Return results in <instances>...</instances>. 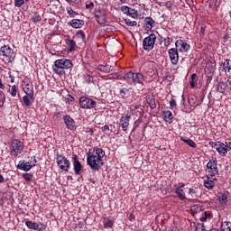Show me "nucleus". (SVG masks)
I'll use <instances>...</instances> for the list:
<instances>
[{"label": "nucleus", "instance_id": "nucleus-2", "mask_svg": "<svg viewBox=\"0 0 231 231\" xmlns=\"http://www.w3.org/2000/svg\"><path fill=\"white\" fill-rule=\"evenodd\" d=\"M73 68V63L70 60L61 59L57 60L52 66V71L56 73V75H66V71L64 69H71Z\"/></svg>", "mask_w": 231, "mask_h": 231}, {"label": "nucleus", "instance_id": "nucleus-56", "mask_svg": "<svg viewBox=\"0 0 231 231\" xmlns=\"http://www.w3.org/2000/svg\"><path fill=\"white\" fill-rule=\"evenodd\" d=\"M59 116H60V112H57V113H55L54 114V116H53V118H59Z\"/></svg>", "mask_w": 231, "mask_h": 231}, {"label": "nucleus", "instance_id": "nucleus-29", "mask_svg": "<svg viewBox=\"0 0 231 231\" xmlns=\"http://www.w3.org/2000/svg\"><path fill=\"white\" fill-rule=\"evenodd\" d=\"M218 201L222 205H226L228 202V192L222 193L221 196L218 197Z\"/></svg>", "mask_w": 231, "mask_h": 231}, {"label": "nucleus", "instance_id": "nucleus-53", "mask_svg": "<svg viewBox=\"0 0 231 231\" xmlns=\"http://www.w3.org/2000/svg\"><path fill=\"white\" fill-rule=\"evenodd\" d=\"M170 106H171V109L173 107H176V99L171 98V101H170Z\"/></svg>", "mask_w": 231, "mask_h": 231}, {"label": "nucleus", "instance_id": "nucleus-50", "mask_svg": "<svg viewBox=\"0 0 231 231\" xmlns=\"http://www.w3.org/2000/svg\"><path fill=\"white\" fill-rule=\"evenodd\" d=\"M23 180H25V181H32V175L29 173H24L23 175Z\"/></svg>", "mask_w": 231, "mask_h": 231}, {"label": "nucleus", "instance_id": "nucleus-62", "mask_svg": "<svg viewBox=\"0 0 231 231\" xmlns=\"http://www.w3.org/2000/svg\"><path fill=\"white\" fill-rule=\"evenodd\" d=\"M227 82H228V84L231 85V78H229V79H227Z\"/></svg>", "mask_w": 231, "mask_h": 231}, {"label": "nucleus", "instance_id": "nucleus-25", "mask_svg": "<svg viewBox=\"0 0 231 231\" xmlns=\"http://www.w3.org/2000/svg\"><path fill=\"white\" fill-rule=\"evenodd\" d=\"M23 106H25V107H30V106H32V104H33V97H30V95L23 96Z\"/></svg>", "mask_w": 231, "mask_h": 231}, {"label": "nucleus", "instance_id": "nucleus-15", "mask_svg": "<svg viewBox=\"0 0 231 231\" xmlns=\"http://www.w3.org/2000/svg\"><path fill=\"white\" fill-rule=\"evenodd\" d=\"M175 46L177 49L179 48V51H180L181 53H185L189 51V50H190V45L185 42L183 40L176 41Z\"/></svg>", "mask_w": 231, "mask_h": 231}, {"label": "nucleus", "instance_id": "nucleus-39", "mask_svg": "<svg viewBox=\"0 0 231 231\" xmlns=\"http://www.w3.org/2000/svg\"><path fill=\"white\" fill-rule=\"evenodd\" d=\"M5 102H6V97L5 96V92L0 90V107L5 106Z\"/></svg>", "mask_w": 231, "mask_h": 231}, {"label": "nucleus", "instance_id": "nucleus-31", "mask_svg": "<svg viewBox=\"0 0 231 231\" xmlns=\"http://www.w3.org/2000/svg\"><path fill=\"white\" fill-rule=\"evenodd\" d=\"M24 93L31 98H33V87L30 85H26V87L23 88Z\"/></svg>", "mask_w": 231, "mask_h": 231}, {"label": "nucleus", "instance_id": "nucleus-14", "mask_svg": "<svg viewBox=\"0 0 231 231\" xmlns=\"http://www.w3.org/2000/svg\"><path fill=\"white\" fill-rule=\"evenodd\" d=\"M208 171L209 174L208 176H216L219 174V171L217 170V163H216V161L208 162L207 164Z\"/></svg>", "mask_w": 231, "mask_h": 231}, {"label": "nucleus", "instance_id": "nucleus-42", "mask_svg": "<svg viewBox=\"0 0 231 231\" xmlns=\"http://www.w3.org/2000/svg\"><path fill=\"white\" fill-rule=\"evenodd\" d=\"M10 95L13 97H17V86L14 85L11 89L9 90Z\"/></svg>", "mask_w": 231, "mask_h": 231}, {"label": "nucleus", "instance_id": "nucleus-44", "mask_svg": "<svg viewBox=\"0 0 231 231\" xmlns=\"http://www.w3.org/2000/svg\"><path fill=\"white\" fill-rule=\"evenodd\" d=\"M131 8L127 5H124L121 7V12H124L125 14H126V15L129 14Z\"/></svg>", "mask_w": 231, "mask_h": 231}, {"label": "nucleus", "instance_id": "nucleus-18", "mask_svg": "<svg viewBox=\"0 0 231 231\" xmlns=\"http://www.w3.org/2000/svg\"><path fill=\"white\" fill-rule=\"evenodd\" d=\"M131 120L130 116H123L120 118V126L122 127L123 131H127V128L129 127V121Z\"/></svg>", "mask_w": 231, "mask_h": 231}, {"label": "nucleus", "instance_id": "nucleus-63", "mask_svg": "<svg viewBox=\"0 0 231 231\" xmlns=\"http://www.w3.org/2000/svg\"><path fill=\"white\" fill-rule=\"evenodd\" d=\"M153 1H158V0H153Z\"/></svg>", "mask_w": 231, "mask_h": 231}, {"label": "nucleus", "instance_id": "nucleus-23", "mask_svg": "<svg viewBox=\"0 0 231 231\" xmlns=\"http://www.w3.org/2000/svg\"><path fill=\"white\" fill-rule=\"evenodd\" d=\"M97 69L103 73H111L113 71V67L111 65H98Z\"/></svg>", "mask_w": 231, "mask_h": 231}, {"label": "nucleus", "instance_id": "nucleus-30", "mask_svg": "<svg viewBox=\"0 0 231 231\" xmlns=\"http://www.w3.org/2000/svg\"><path fill=\"white\" fill-rule=\"evenodd\" d=\"M76 38L79 40V42H86V34L84 33V31H78Z\"/></svg>", "mask_w": 231, "mask_h": 231}, {"label": "nucleus", "instance_id": "nucleus-3", "mask_svg": "<svg viewBox=\"0 0 231 231\" xmlns=\"http://www.w3.org/2000/svg\"><path fill=\"white\" fill-rule=\"evenodd\" d=\"M117 79H124L128 84H142L143 82V74L130 71L125 74L124 77L117 76Z\"/></svg>", "mask_w": 231, "mask_h": 231}, {"label": "nucleus", "instance_id": "nucleus-36", "mask_svg": "<svg viewBox=\"0 0 231 231\" xmlns=\"http://www.w3.org/2000/svg\"><path fill=\"white\" fill-rule=\"evenodd\" d=\"M182 142L187 143L189 147H192V149H196V143L192 141V139H181Z\"/></svg>", "mask_w": 231, "mask_h": 231}, {"label": "nucleus", "instance_id": "nucleus-34", "mask_svg": "<svg viewBox=\"0 0 231 231\" xmlns=\"http://www.w3.org/2000/svg\"><path fill=\"white\" fill-rule=\"evenodd\" d=\"M129 95H130V92L127 88H125L121 89L120 97L122 98H129Z\"/></svg>", "mask_w": 231, "mask_h": 231}, {"label": "nucleus", "instance_id": "nucleus-54", "mask_svg": "<svg viewBox=\"0 0 231 231\" xmlns=\"http://www.w3.org/2000/svg\"><path fill=\"white\" fill-rule=\"evenodd\" d=\"M103 133H107V131H109V125H106L103 128H102Z\"/></svg>", "mask_w": 231, "mask_h": 231}, {"label": "nucleus", "instance_id": "nucleus-24", "mask_svg": "<svg viewBox=\"0 0 231 231\" xmlns=\"http://www.w3.org/2000/svg\"><path fill=\"white\" fill-rule=\"evenodd\" d=\"M181 187H185V184H182ZM181 187L176 189L175 194L179 196V199H180V201H183L185 199V191H183Z\"/></svg>", "mask_w": 231, "mask_h": 231}, {"label": "nucleus", "instance_id": "nucleus-46", "mask_svg": "<svg viewBox=\"0 0 231 231\" xmlns=\"http://www.w3.org/2000/svg\"><path fill=\"white\" fill-rule=\"evenodd\" d=\"M224 147L226 148V152H228L231 151V142H226L224 143Z\"/></svg>", "mask_w": 231, "mask_h": 231}, {"label": "nucleus", "instance_id": "nucleus-60", "mask_svg": "<svg viewBox=\"0 0 231 231\" xmlns=\"http://www.w3.org/2000/svg\"><path fill=\"white\" fill-rule=\"evenodd\" d=\"M192 192H194V189L190 188L189 189V194H192Z\"/></svg>", "mask_w": 231, "mask_h": 231}, {"label": "nucleus", "instance_id": "nucleus-35", "mask_svg": "<svg viewBox=\"0 0 231 231\" xmlns=\"http://www.w3.org/2000/svg\"><path fill=\"white\" fill-rule=\"evenodd\" d=\"M196 82H198V74L191 75L190 88H196Z\"/></svg>", "mask_w": 231, "mask_h": 231}, {"label": "nucleus", "instance_id": "nucleus-6", "mask_svg": "<svg viewBox=\"0 0 231 231\" xmlns=\"http://www.w3.org/2000/svg\"><path fill=\"white\" fill-rule=\"evenodd\" d=\"M156 43V34L151 33L148 37H145L143 41V48L145 51H151L154 48Z\"/></svg>", "mask_w": 231, "mask_h": 231}, {"label": "nucleus", "instance_id": "nucleus-47", "mask_svg": "<svg viewBox=\"0 0 231 231\" xmlns=\"http://www.w3.org/2000/svg\"><path fill=\"white\" fill-rule=\"evenodd\" d=\"M14 5L15 6H17L18 8H21L22 5H24V0H14Z\"/></svg>", "mask_w": 231, "mask_h": 231}, {"label": "nucleus", "instance_id": "nucleus-8", "mask_svg": "<svg viewBox=\"0 0 231 231\" xmlns=\"http://www.w3.org/2000/svg\"><path fill=\"white\" fill-rule=\"evenodd\" d=\"M79 102L82 109H95L97 107V102L87 97H81Z\"/></svg>", "mask_w": 231, "mask_h": 231}, {"label": "nucleus", "instance_id": "nucleus-52", "mask_svg": "<svg viewBox=\"0 0 231 231\" xmlns=\"http://www.w3.org/2000/svg\"><path fill=\"white\" fill-rule=\"evenodd\" d=\"M66 100L68 104H69L70 102H73L75 100V97H73L71 95H68Z\"/></svg>", "mask_w": 231, "mask_h": 231}, {"label": "nucleus", "instance_id": "nucleus-41", "mask_svg": "<svg viewBox=\"0 0 231 231\" xmlns=\"http://www.w3.org/2000/svg\"><path fill=\"white\" fill-rule=\"evenodd\" d=\"M67 13L70 17H75L76 15H79V13L75 12L71 7H67Z\"/></svg>", "mask_w": 231, "mask_h": 231}, {"label": "nucleus", "instance_id": "nucleus-9", "mask_svg": "<svg viewBox=\"0 0 231 231\" xmlns=\"http://www.w3.org/2000/svg\"><path fill=\"white\" fill-rule=\"evenodd\" d=\"M94 15L98 24H106V23H107V13H106V10L96 8L94 12Z\"/></svg>", "mask_w": 231, "mask_h": 231}, {"label": "nucleus", "instance_id": "nucleus-37", "mask_svg": "<svg viewBox=\"0 0 231 231\" xmlns=\"http://www.w3.org/2000/svg\"><path fill=\"white\" fill-rule=\"evenodd\" d=\"M212 217V213L206 211L204 212V216L200 217V221L204 223L207 219H210Z\"/></svg>", "mask_w": 231, "mask_h": 231}, {"label": "nucleus", "instance_id": "nucleus-33", "mask_svg": "<svg viewBox=\"0 0 231 231\" xmlns=\"http://www.w3.org/2000/svg\"><path fill=\"white\" fill-rule=\"evenodd\" d=\"M231 222L225 221L221 225V230L222 231H231Z\"/></svg>", "mask_w": 231, "mask_h": 231}, {"label": "nucleus", "instance_id": "nucleus-49", "mask_svg": "<svg viewBox=\"0 0 231 231\" xmlns=\"http://www.w3.org/2000/svg\"><path fill=\"white\" fill-rule=\"evenodd\" d=\"M224 66H225L224 68H225L226 69H227L228 71H230V69H231V62L229 61V60H226Z\"/></svg>", "mask_w": 231, "mask_h": 231}, {"label": "nucleus", "instance_id": "nucleus-22", "mask_svg": "<svg viewBox=\"0 0 231 231\" xmlns=\"http://www.w3.org/2000/svg\"><path fill=\"white\" fill-rule=\"evenodd\" d=\"M104 228H113L115 220L111 217L103 218Z\"/></svg>", "mask_w": 231, "mask_h": 231}, {"label": "nucleus", "instance_id": "nucleus-61", "mask_svg": "<svg viewBox=\"0 0 231 231\" xmlns=\"http://www.w3.org/2000/svg\"><path fill=\"white\" fill-rule=\"evenodd\" d=\"M68 3H75V0H66Z\"/></svg>", "mask_w": 231, "mask_h": 231}, {"label": "nucleus", "instance_id": "nucleus-43", "mask_svg": "<svg viewBox=\"0 0 231 231\" xmlns=\"http://www.w3.org/2000/svg\"><path fill=\"white\" fill-rule=\"evenodd\" d=\"M125 22L127 26H136V24H138L136 21H131L129 19H125Z\"/></svg>", "mask_w": 231, "mask_h": 231}, {"label": "nucleus", "instance_id": "nucleus-26", "mask_svg": "<svg viewBox=\"0 0 231 231\" xmlns=\"http://www.w3.org/2000/svg\"><path fill=\"white\" fill-rule=\"evenodd\" d=\"M25 225L27 226V228H30L31 230H41V226H39V224L35 223V222H32L30 220L25 222Z\"/></svg>", "mask_w": 231, "mask_h": 231}, {"label": "nucleus", "instance_id": "nucleus-51", "mask_svg": "<svg viewBox=\"0 0 231 231\" xmlns=\"http://www.w3.org/2000/svg\"><path fill=\"white\" fill-rule=\"evenodd\" d=\"M154 70L152 69H149L147 71H146V75H148V77H154Z\"/></svg>", "mask_w": 231, "mask_h": 231}, {"label": "nucleus", "instance_id": "nucleus-58", "mask_svg": "<svg viewBox=\"0 0 231 231\" xmlns=\"http://www.w3.org/2000/svg\"><path fill=\"white\" fill-rule=\"evenodd\" d=\"M3 181H5V177H3V175L0 174V183H3Z\"/></svg>", "mask_w": 231, "mask_h": 231}, {"label": "nucleus", "instance_id": "nucleus-20", "mask_svg": "<svg viewBox=\"0 0 231 231\" xmlns=\"http://www.w3.org/2000/svg\"><path fill=\"white\" fill-rule=\"evenodd\" d=\"M65 44L68 48V51H75L77 50V42L71 39H65Z\"/></svg>", "mask_w": 231, "mask_h": 231}, {"label": "nucleus", "instance_id": "nucleus-19", "mask_svg": "<svg viewBox=\"0 0 231 231\" xmlns=\"http://www.w3.org/2000/svg\"><path fill=\"white\" fill-rule=\"evenodd\" d=\"M69 26H71L72 28H82V26H84V22L83 20H79V19H72L70 22L68 23Z\"/></svg>", "mask_w": 231, "mask_h": 231}, {"label": "nucleus", "instance_id": "nucleus-57", "mask_svg": "<svg viewBox=\"0 0 231 231\" xmlns=\"http://www.w3.org/2000/svg\"><path fill=\"white\" fill-rule=\"evenodd\" d=\"M0 89H5V84H3V81L0 79Z\"/></svg>", "mask_w": 231, "mask_h": 231}, {"label": "nucleus", "instance_id": "nucleus-38", "mask_svg": "<svg viewBox=\"0 0 231 231\" xmlns=\"http://www.w3.org/2000/svg\"><path fill=\"white\" fill-rule=\"evenodd\" d=\"M164 115V118L167 120H172L174 118V116H172V112H171V110L168 111H164L163 112Z\"/></svg>", "mask_w": 231, "mask_h": 231}, {"label": "nucleus", "instance_id": "nucleus-55", "mask_svg": "<svg viewBox=\"0 0 231 231\" xmlns=\"http://www.w3.org/2000/svg\"><path fill=\"white\" fill-rule=\"evenodd\" d=\"M200 34L205 35V26L204 25H201V27H200Z\"/></svg>", "mask_w": 231, "mask_h": 231}, {"label": "nucleus", "instance_id": "nucleus-59", "mask_svg": "<svg viewBox=\"0 0 231 231\" xmlns=\"http://www.w3.org/2000/svg\"><path fill=\"white\" fill-rule=\"evenodd\" d=\"M87 133H89L90 136H92V134H93V129L89 128V130L87 131Z\"/></svg>", "mask_w": 231, "mask_h": 231}, {"label": "nucleus", "instance_id": "nucleus-7", "mask_svg": "<svg viewBox=\"0 0 231 231\" xmlns=\"http://www.w3.org/2000/svg\"><path fill=\"white\" fill-rule=\"evenodd\" d=\"M11 147H12L11 154H13V156L17 158L19 154L23 152V149H24V144L23 143V142L17 139H14L11 142Z\"/></svg>", "mask_w": 231, "mask_h": 231}, {"label": "nucleus", "instance_id": "nucleus-1", "mask_svg": "<svg viewBox=\"0 0 231 231\" xmlns=\"http://www.w3.org/2000/svg\"><path fill=\"white\" fill-rule=\"evenodd\" d=\"M106 152L102 148H94L93 152L87 154V163L92 171H100V168L104 165V160Z\"/></svg>", "mask_w": 231, "mask_h": 231}, {"label": "nucleus", "instance_id": "nucleus-27", "mask_svg": "<svg viewBox=\"0 0 231 231\" xmlns=\"http://www.w3.org/2000/svg\"><path fill=\"white\" fill-rule=\"evenodd\" d=\"M163 42H164V46L166 48H169V46L172 44V42H174V37L172 36V34L169 33L167 37L163 39Z\"/></svg>", "mask_w": 231, "mask_h": 231}, {"label": "nucleus", "instance_id": "nucleus-48", "mask_svg": "<svg viewBox=\"0 0 231 231\" xmlns=\"http://www.w3.org/2000/svg\"><path fill=\"white\" fill-rule=\"evenodd\" d=\"M32 23H40L42 21L41 15H34L32 17Z\"/></svg>", "mask_w": 231, "mask_h": 231}, {"label": "nucleus", "instance_id": "nucleus-5", "mask_svg": "<svg viewBox=\"0 0 231 231\" xmlns=\"http://www.w3.org/2000/svg\"><path fill=\"white\" fill-rule=\"evenodd\" d=\"M56 162L60 171H65V172H69V167H71V163L69 162V160H68V158L58 153L56 155Z\"/></svg>", "mask_w": 231, "mask_h": 231}, {"label": "nucleus", "instance_id": "nucleus-21", "mask_svg": "<svg viewBox=\"0 0 231 231\" xmlns=\"http://www.w3.org/2000/svg\"><path fill=\"white\" fill-rule=\"evenodd\" d=\"M146 102L151 109H156V98L153 95L146 96Z\"/></svg>", "mask_w": 231, "mask_h": 231}, {"label": "nucleus", "instance_id": "nucleus-12", "mask_svg": "<svg viewBox=\"0 0 231 231\" xmlns=\"http://www.w3.org/2000/svg\"><path fill=\"white\" fill-rule=\"evenodd\" d=\"M170 60L173 66H176L180 62V53L177 48H171L168 51Z\"/></svg>", "mask_w": 231, "mask_h": 231}, {"label": "nucleus", "instance_id": "nucleus-13", "mask_svg": "<svg viewBox=\"0 0 231 231\" xmlns=\"http://www.w3.org/2000/svg\"><path fill=\"white\" fill-rule=\"evenodd\" d=\"M216 181H217L216 176L207 175V180H204V187L208 190H212L216 187Z\"/></svg>", "mask_w": 231, "mask_h": 231}, {"label": "nucleus", "instance_id": "nucleus-11", "mask_svg": "<svg viewBox=\"0 0 231 231\" xmlns=\"http://www.w3.org/2000/svg\"><path fill=\"white\" fill-rule=\"evenodd\" d=\"M210 147L213 149H216L217 152L220 154V156H226V150L225 148V143L221 142H209Z\"/></svg>", "mask_w": 231, "mask_h": 231}, {"label": "nucleus", "instance_id": "nucleus-32", "mask_svg": "<svg viewBox=\"0 0 231 231\" xmlns=\"http://www.w3.org/2000/svg\"><path fill=\"white\" fill-rule=\"evenodd\" d=\"M145 24H146V29L151 30L152 28V24H154V20H152V18L151 17H146Z\"/></svg>", "mask_w": 231, "mask_h": 231}, {"label": "nucleus", "instance_id": "nucleus-28", "mask_svg": "<svg viewBox=\"0 0 231 231\" xmlns=\"http://www.w3.org/2000/svg\"><path fill=\"white\" fill-rule=\"evenodd\" d=\"M226 88H228V84L225 82H219L217 87V91L218 93H225V91H226Z\"/></svg>", "mask_w": 231, "mask_h": 231}, {"label": "nucleus", "instance_id": "nucleus-4", "mask_svg": "<svg viewBox=\"0 0 231 231\" xmlns=\"http://www.w3.org/2000/svg\"><path fill=\"white\" fill-rule=\"evenodd\" d=\"M0 55L4 60H6L7 62H13L15 60V54L14 53V50L9 46H3L0 48Z\"/></svg>", "mask_w": 231, "mask_h": 231}, {"label": "nucleus", "instance_id": "nucleus-10", "mask_svg": "<svg viewBox=\"0 0 231 231\" xmlns=\"http://www.w3.org/2000/svg\"><path fill=\"white\" fill-rule=\"evenodd\" d=\"M31 162H24V161H20L17 169H20V171H25V172H28L32 169V167H35L37 164V159L35 156L32 157Z\"/></svg>", "mask_w": 231, "mask_h": 231}, {"label": "nucleus", "instance_id": "nucleus-16", "mask_svg": "<svg viewBox=\"0 0 231 231\" xmlns=\"http://www.w3.org/2000/svg\"><path fill=\"white\" fill-rule=\"evenodd\" d=\"M63 121L67 129H69V131H75V120L71 118V116L68 115L63 116Z\"/></svg>", "mask_w": 231, "mask_h": 231}, {"label": "nucleus", "instance_id": "nucleus-17", "mask_svg": "<svg viewBox=\"0 0 231 231\" xmlns=\"http://www.w3.org/2000/svg\"><path fill=\"white\" fill-rule=\"evenodd\" d=\"M72 160H73L75 174L79 176V174H80L82 171V164L80 163V161H79V156H77V154L72 155Z\"/></svg>", "mask_w": 231, "mask_h": 231}, {"label": "nucleus", "instance_id": "nucleus-40", "mask_svg": "<svg viewBox=\"0 0 231 231\" xmlns=\"http://www.w3.org/2000/svg\"><path fill=\"white\" fill-rule=\"evenodd\" d=\"M130 17H133V19H136L138 17V11L134 9H130L128 14Z\"/></svg>", "mask_w": 231, "mask_h": 231}, {"label": "nucleus", "instance_id": "nucleus-45", "mask_svg": "<svg viewBox=\"0 0 231 231\" xmlns=\"http://www.w3.org/2000/svg\"><path fill=\"white\" fill-rule=\"evenodd\" d=\"M86 8L87 10H93L95 8V3L93 2H89L88 4H86Z\"/></svg>", "mask_w": 231, "mask_h": 231}]
</instances>
